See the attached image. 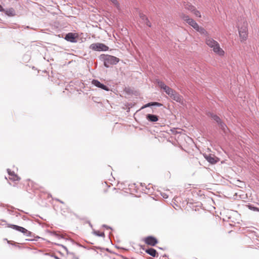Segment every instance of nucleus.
Returning <instances> with one entry per match:
<instances>
[{
  "mask_svg": "<svg viewBox=\"0 0 259 259\" xmlns=\"http://www.w3.org/2000/svg\"><path fill=\"white\" fill-rule=\"evenodd\" d=\"M158 84L159 87L163 89L171 99L177 102H179L182 104H183V98L182 96L180 95L175 91L166 85L162 81H158Z\"/></svg>",
  "mask_w": 259,
  "mask_h": 259,
  "instance_id": "f257e3e1",
  "label": "nucleus"
},
{
  "mask_svg": "<svg viewBox=\"0 0 259 259\" xmlns=\"http://www.w3.org/2000/svg\"><path fill=\"white\" fill-rule=\"evenodd\" d=\"M237 26L240 40L241 41H243L248 36L247 22L245 19H241L238 20Z\"/></svg>",
  "mask_w": 259,
  "mask_h": 259,
  "instance_id": "f03ea898",
  "label": "nucleus"
},
{
  "mask_svg": "<svg viewBox=\"0 0 259 259\" xmlns=\"http://www.w3.org/2000/svg\"><path fill=\"white\" fill-rule=\"evenodd\" d=\"M206 44L210 48L212 49L214 53L220 56H223L225 54L224 50L220 48L219 43L211 38H206Z\"/></svg>",
  "mask_w": 259,
  "mask_h": 259,
  "instance_id": "7ed1b4c3",
  "label": "nucleus"
},
{
  "mask_svg": "<svg viewBox=\"0 0 259 259\" xmlns=\"http://www.w3.org/2000/svg\"><path fill=\"white\" fill-rule=\"evenodd\" d=\"M182 18L197 31L204 35H206L207 34L205 29L203 27H200L193 19L190 18L188 16L184 15L183 16H182Z\"/></svg>",
  "mask_w": 259,
  "mask_h": 259,
  "instance_id": "20e7f679",
  "label": "nucleus"
},
{
  "mask_svg": "<svg viewBox=\"0 0 259 259\" xmlns=\"http://www.w3.org/2000/svg\"><path fill=\"white\" fill-rule=\"evenodd\" d=\"M101 58L104 61L105 66L107 68L111 65L116 64L119 61L118 58L109 55H102Z\"/></svg>",
  "mask_w": 259,
  "mask_h": 259,
  "instance_id": "39448f33",
  "label": "nucleus"
},
{
  "mask_svg": "<svg viewBox=\"0 0 259 259\" xmlns=\"http://www.w3.org/2000/svg\"><path fill=\"white\" fill-rule=\"evenodd\" d=\"M90 48L97 51H106L109 49L108 47L102 43L92 44L90 46Z\"/></svg>",
  "mask_w": 259,
  "mask_h": 259,
  "instance_id": "423d86ee",
  "label": "nucleus"
},
{
  "mask_svg": "<svg viewBox=\"0 0 259 259\" xmlns=\"http://www.w3.org/2000/svg\"><path fill=\"white\" fill-rule=\"evenodd\" d=\"M145 242L149 245L154 246L157 243V239L152 236H149L144 238Z\"/></svg>",
  "mask_w": 259,
  "mask_h": 259,
  "instance_id": "0eeeda50",
  "label": "nucleus"
},
{
  "mask_svg": "<svg viewBox=\"0 0 259 259\" xmlns=\"http://www.w3.org/2000/svg\"><path fill=\"white\" fill-rule=\"evenodd\" d=\"M205 158L210 163L214 164L219 161V159L214 155L208 154L204 155Z\"/></svg>",
  "mask_w": 259,
  "mask_h": 259,
  "instance_id": "6e6552de",
  "label": "nucleus"
},
{
  "mask_svg": "<svg viewBox=\"0 0 259 259\" xmlns=\"http://www.w3.org/2000/svg\"><path fill=\"white\" fill-rule=\"evenodd\" d=\"M92 84L95 85L97 87H98L99 88H101L103 90H104L105 91H109V89L107 86L104 85L103 84L101 83L99 81L96 79H93L92 80Z\"/></svg>",
  "mask_w": 259,
  "mask_h": 259,
  "instance_id": "1a4fd4ad",
  "label": "nucleus"
},
{
  "mask_svg": "<svg viewBox=\"0 0 259 259\" xmlns=\"http://www.w3.org/2000/svg\"><path fill=\"white\" fill-rule=\"evenodd\" d=\"M65 39L72 42H76V35L75 33H68L65 37Z\"/></svg>",
  "mask_w": 259,
  "mask_h": 259,
  "instance_id": "9d476101",
  "label": "nucleus"
},
{
  "mask_svg": "<svg viewBox=\"0 0 259 259\" xmlns=\"http://www.w3.org/2000/svg\"><path fill=\"white\" fill-rule=\"evenodd\" d=\"M7 170L9 175L10 179L14 181H18L19 180L18 176L16 175L14 171H12L10 169H8Z\"/></svg>",
  "mask_w": 259,
  "mask_h": 259,
  "instance_id": "9b49d317",
  "label": "nucleus"
},
{
  "mask_svg": "<svg viewBox=\"0 0 259 259\" xmlns=\"http://www.w3.org/2000/svg\"><path fill=\"white\" fill-rule=\"evenodd\" d=\"M145 252L153 257H157L158 255L156 250L152 248L146 249Z\"/></svg>",
  "mask_w": 259,
  "mask_h": 259,
  "instance_id": "f8f14e48",
  "label": "nucleus"
},
{
  "mask_svg": "<svg viewBox=\"0 0 259 259\" xmlns=\"http://www.w3.org/2000/svg\"><path fill=\"white\" fill-rule=\"evenodd\" d=\"M146 118L150 122H156L158 120V117L157 115L150 114L146 115Z\"/></svg>",
  "mask_w": 259,
  "mask_h": 259,
  "instance_id": "ddd939ff",
  "label": "nucleus"
},
{
  "mask_svg": "<svg viewBox=\"0 0 259 259\" xmlns=\"http://www.w3.org/2000/svg\"><path fill=\"white\" fill-rule=\"evenodd\" d=\"M139 16L140 18L141 19V20L143 21V22L145 23L147 26L149 27L151 26V24L147 19V18L146 17V16L143 14V13H139Z\"/></svg>",
  "mask_w": 259,
  "mask_h": 259,
  "instance_id": "4468645a",
  "label": "nucleus"
},
{
  "mask_svg": "<svg viewBox=\"0 0 259 259\" xmlns=\"http://www.w3.org/2000/svg\"><path fill=\"white\" fill-rule=\"evenodd\" d=\"M183 6L184 8L191 12H192L193 10H194V8H195L194 6L192 5L189 3L184 2L183 4Z\"/></svg>",
  "mask_w": 259,
  "mask_h": 259,
  "instance_id": "2eb2a0df",
  "label": "nucleus"
},
{
  "mask_svg": "<svg viewBox=\"0 0 259 259\" xmlns=\"http://www.w3.org/2000/svg\"><path fill=\"white\" fill-rule=\"evenodd\" d=\"M19 232L22 233L23 234L27 236H29L31 235V232L28 231L27 229H25L23 227H21Z\"/></svg>",
  "mask_w": 259,
  "mask_h": 259,
  "instance_id": "dca6fc26",
  "label": "nucleus"
},
{
  "mask_svg": "<svg viewBox=\"0 0 259 259\" xmlns=\"http://www.w3.org/2000/svg\"><path fill=\"white\" fill-rule=\"evenodd\" d=\"M160 106L161 104L159 103H157V102H151V103H149L146 105H145L144 106H143L141 109H144V108H145L146 107H150L151 106Z\"/></svg>",
  "mask_w": 259,
  "mask_h": 259,
  "instance_id": "f3484780",
  "label": "nucleus"
},
{
  "mask_svg": "<svg viewBox=\"0 0 259 259\" xmlns=\"http://www.w3.org/2000/svg\"><path fill=\"white\" fill-rule=\"evenodd\" d=\"M219 124L220 125V128L224 131V133H226L228 128L227 126L222 122H220Z\"/></svg>",
  "mask_w": 259,
  "mask_h": 259,
  "instance_id": "a211bd4d",
  "label": "nucleus"
},
{
  "mask_svg": "<svg viewBox=\"0 0 259 259\" xmlns=\"http://www.w3.org/2000/svg\"><path fill=\"white\" fill-rule=\"evenodd\" d=\"M192 13L196 17L200 18L201 17L200 12L197 10L196 8H194V10H193Z\"/></svg>",
  "mask_w": 259,
  "mask_h": 259,
  "instance_id": "6ab92c4d",
  "label": "nucleus"
},
{
  "mask_svg": "<svg viewBox=\"0 0 259 259\" xmlns=\"http://www.w3.org/2000/svg\"><path fill=\"white\" fill-rule=\"evenodd\" d=\"M210 115L212 119L216 121L217 122L219 123L220 122H221L220 117H218L217 115H214L213 114H210Z\"/></svg>",
  "mask_w": 259,
  "mask_h": 259,
  "instance_id": "aec40b11",
  "label": "nucleus"
},
{
  "mask_svg": "<svg viewBox=\"0 0 259 259\" xmlns=\"http://www.w3.org/2000/svg\"><path fill=\"white\" fill-rule=\"evenodd\" d=\"M8 226L9 227L13 228L14 230H16L18 231L19 232V230H20V229L21 228L20 226H17V225H12V224H9Z\"/></svg>",
  "mask_w": 259,
  "mask_h": 259,
  "instance_id": "412c9836",
  "label": "nucleus"
},
{
  "mask_svg": "<svg viewBox=\"0 0 259 259\" xmlns=\"http://www.w3.org/2000/svg\"><path fill=\"white\" fill-rule=\"evenodd\" d=\"M94 233L96 235H97L98 236H100V237H104L105 236V234H104V233L103 232H100L99 231H94Z\"/></svg>",
  "mask_w": 259,
  "mask_h": 259,
  "instance_id": "4be33fe9",
  "label": "nucleus"
},
{
  "mask_svg": "<svg viewBox=\"0 0 259 259\" xmlns=\"http://www.w3.org/2000/svg\"><path fill=\"white\" fill-rule=\"evenodd\" d=\"M53 235L56 237H57V238L58 239H60V238H63V235H60V234H59L58 233H57V232H54L53 233Z\"/></svg>",
  "mask_w": 259,
  "mask_h": 259,
  "instance_id": "5701e85b",
  "label": "nucleus"
},
{
  "mask_svg": "<svg viewBox=\"0 0 259 259\" xmlns=\"http://www.w3.org/2000/svg\"><path fill=\"white\" fill-rule=\"evenodd\" d=\"M111 1L117 7V9H119V4L117 0H111Z\"/></svg>",
  "mask_w": 259,
  "mask_h": 259,
  "instance_id": "b1692460",
  "label": "nucleus"
},
{
  "mask_svg": "<svg viewBox=\"0 0 259 259\" xmlns=\"http://www.w3.org/2000/svg\"><path fill=\"white\" fill-rule=\"evenodd\" d=\"M13 13H14V10L12 9H10L9 10L6 11V14L9 15H13Z\"/></svg>",
  "mask_w": 259,
  "mask_h": 259,
  "instance_id": "393cba45",
  "label": "nucleus"
},
{
  "mask_svg": "<svg viewBox=\"0 0 259 259\" xmlns=\"http://www.w3.org/2000/svg\"><path fill=\"white\" fill-rule=\"evenodd\" d=\"M4 11L3 7L0 5V11L1 12H3Z\"/></svg>",
  "mask_w": 259,
  "mask_h": 259,
  "instance_id": "a878e982",
  "label": "nucleus"
},
{
  "mask_svg": "<svg viewBox=\"0 0 259 259\" xmlns=\"http://www.w3.org/2000/svg\"><path fill=\"white\" fill-rule=\"evenodd\" d=\"M253 210L259 211V209L258 208H256V207H253Z\"/></svg>",
  "mask_w": 259,
  "mask_h": 259,
  "instance_id": "bb28decb",
  "label": "nucleus"
},
{
  "mask_svg": "<svg viewBox=\"0 0 259 259\" xmlns=\"http://www.w3.org/2000/svg\"><path fill=\"white\" fill-rule=\"evenodd\" d=\"M163 197L164 198H167V196L166 195H163Z\"/></svg>",
  "mask_w": 259,
  "mask_h": 259,
  "instance_id": "cd10ccee",
  "label": "nucleus"
}]
</instances>
